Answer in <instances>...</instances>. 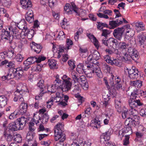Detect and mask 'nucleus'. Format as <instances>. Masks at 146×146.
<instances>
[{
    "label": "nucleus",
    "instance_id": "nucleus-1",
    "mask_svg": "<svg viewBox=\"0 0 146 146\" xmlns=\"http://www.w3.org/2000/svg\"><path fill=\"white\" fill-rule=\"evenodd\" d=\"M71 74L72 80L74 83H78L84 89H88V85L85 76L82 75L78 77V73L74 71L72 72Z\"/></svg>",
    "mask_w": 146,
    "mask_h": 146
},
{
    "label": "nucleus",
    "instance_id": "nucleus-2",
    "mask_svg": "<svg viewBox=\"0 0 146 146\" xmlns=\"http://www.w3.org/2000/svg\"><path fill=\"white\" fill-rule=\"evenodd\" d=\"M63 126L62 123H58L56 126L54 130V140L56 141H58L59 138L62 137V140L66 139L65 134L62 132L61 129Z\"/></svg>",
    "mask_w": 146,
    "mask_h": 146
},
{
    "label": "nucleus",
    "instance_id": "nucleus-3",
    "mask_svg": "<svg viewBox=\"0 0 146 146\" xmlns=\"http://www.w3.org/2000/svg\"><path fill=\"white\" fill-rule=\"evenodd\" d=\"M113 76H111L109 80V84L112 89L115 90H118L122 86V82L121 79L118 77L115 78V81L113 80Z\"/></svg>",
    "mask_w": 146,
    "mask_h": 146
},
{
    "label": "nucleus",
    "instance_id": "nucleus-4",
    "mask_svg": "<svg viewBox=\"0 0 146 146\" xmlns=\"http://www.w3.org/2000/svg\"><path fill=\"white\" fill-rule=\"evenodd\" d=\"M115 107L119 113H121L122 110H123V112L122 114V116L123 118L125 119L128 117L129 114L128 110L125 107H124L123 108H122L120 101L117 100H115Z\"/></svg>",
    "mask_w": 146,
    "mask_h": 146
},
{
    "label": "nucleus",
    "instance_id": "nucleus-5",
    "mask_svg": "<svg viewBox=\"0 0 146 146\" xmlns=\"http://www.w3.org/2000/svg\"><path fill=\"white\" fill-rule=\"evenodd\" d=\"M71 6L69 4H66L64 7V10L69 14H72L74 12L78 14L79 9L75 3L72 2L71 3Z\"/></svg>",
    "mask_w": 146,
    "mask_h": 146
},
{
    "label": "nucleus",
    "instance_id": "nucleus-6",
    "mask_svg": "<svg viewBox=\"0 0 146 146\" xmlns=\"http://www.w3.org/2000/svg\"><path fill=\"white\" fill-rule=\"evenodd\" d=\"M86 66L88 68V70L90 69L92 71L93 75L96 74L100 78L102 77V75L101 71L98 66L94 64L90 66L87 65Z\"/></svg>",
    "mask_w": 146,
    "mask_h": 146
},
{
    "label": "nucleus",
    "instance_id": "nucleus-7",
    "mask_svg": "<svg viewBox=\"0 0 146 146\" xmlns=\"http://www.w3.org/2000/svg\"><path fill=\"white\" fill-rule=\"evenodd\" d=\"M128 72L129 77L131 79H137L139 77V72L137 69L135 67H132L131 68H127Z\"/></svg>",
    "mask_w": 146,
    "mask_h": 146
},
{
    "label": "nucleus",
    "instance_id": "nucleus-8",
    "mask_svg": "<svg viewBox=\"0 0 146 146\" xmlns=\"http://www.w3.org/2000/svg\"><path fill=\"white\" fill-rule=\"evenodd\" d=\"M110 133L109 131L103 133L101 135L100 138V141L102 143L105 145L106 146H108L110 141Z\"/></svg>",
    "mask_w": 146,
    "mask_h": 146
},
{
    "label": "nucleus",
    "instance_id": "nucleus-9",
    "mask_svg": "<svg viewBox=\"0 0 146 146\" xmlns=\"http://www.w3.org/2000/svg\"><path fill=\"white\" fill-rule=\"evenodd\" d=\"M127 26H123L121 28H117L115 29L113 33V34L115 38L120 40L122 38L123 33L124 32L125 28Z\"/></svg>",
    "mask_w": 146,
    "mask_h": 146
},
{
    "label": "nucleus",
    "instance_id": "nucleus-10",
    "mask_svg": "<svg viewBox=\"0 0 146 146\" xmlns=\"http://www.w3.org/2000/svg\"><path fill=\"white\" fill-rule=\"evenodd\" d=\"M128 53L133 60L136 61L139 58V56L137 51L133 47H129L127 51Z\"/></svg>",
    "mask_w": 146,
    "mask_h": 146
},
{
    "label": "nucleus",
    "instance_id": "nucleus-11",
    "mask_svg": "<svg viewBox=\"0 0 146 146\" xmlns=\"http://www.w3.org/2000/svg\"><path fill=\"white\" fill-rule=\"evenodd\" d=\"M46 59V57L42 55L39 56L38 58L35 56H31L28 58L27 59L29 63L32 64L35 62L39 63L42 61Z\"/></svg>",
    "mask_w": 146,
    "mask_h": 146
},
{
    "label": "nucleus",
    "instance_id": "nucleus-12",
    "mask_svg": "<svg viewBox=\"0 0 146 146\" xmlns=\"http://www.w3.org/2000/svg\"><path fill=\"white\" fill-rule=\"evenodd\" d=\"M128 102L130 108H135L137 106H141L143 104L139 100H136L134 99L130 98Z\"/></svg>",
    "mask_w": 146,
    "mask_h": 146
},
{
    "label": "nucleus",
    "instance_id": "nucleus-13",
    "mask_svg": "<svg viewBox=\"0 0 146 146\" xmlns=\"http://www.w3.org/2000/svg\"><path fill=\"white\" fill-rule=\"evenodd\" d=\"M6 129L9 130V131L12 132H13L14 131L21 129L18 124V123H17V121L9 124L8 126V127Z\"/></svg>",
    "mask_w": 146,
    "mask_h": 146
},
{
    "label": "nucleus",
    "instance_id": "nucleus-14",
    "mask_svg": "<svg viewBox=\"0 0 146 146\" xmlns=\"http://www.w3.org/2000/svg\"><path fill=\"white\" fill-rule=\"evenodd\" d=\"M71 80L68 78L67 80H65L64 82L63 83V84L61 87V90L63 92H68L70 90L72 86V83L70 81Z\"/></svg>",
    "mask_w": 146,
    "mask_h": 146
},
{
    "label": "nucleus",
    "instance_id": "nucleus-15",
    "mask_svg": "<svg viewBox=\"0 0 146 146\" xmlns=\"http://www.w3.org/2000/svg\"><path fill=\"white\" fill-rule=\"evenodd\" d=\"M4 31L3 32L1 36V38L2 39H6L8 40L9 42L11 44L13 39V36L10 34L9 32L7 31H6L5 30H4Z\"/></svg>",
    "mask_w": 146,
    "mask_h": 146
},
{
    "label": "nucleus",
    "instance_id": "nucleus-16",
    "mask_svg": "<svg viewBox=\"0 0 146 146\" xmlns=\"http://www.w3.org/2000/svg\"><path fill=\"white\" fill-rule=\"evenodd\" d=\"M20 3L24 9H28L32 7V3L30 0H21Z\"/></svg>",
    "mask_w": 146,
    "mask_h": 146
},
{
    "label": "nucleus",
    "instance_id": "nucleus-17",
    "mask_svg": "<svg viewBox=\"0 0 146 146\" xmlns=\"http://www.w3.org/2000/svg\"><path fill=\"white\" fill-rule=\"evenodd\" d=\"M10 71L12 72H14L16 76L15 77H17L18 78H20L23 74V72L22 70V68H19L15 69L12 68L10 69Z\"/></svg>",
    "mask_w": 146,
    "mask_h": 146
},
{
    "label": "nucleus",
    "instance_id": "nucleus-18",
    "mask_svg": "<svg viewBox=\"0 0 146 146\" xmlns=\"http://www.w3.org/2000/svg\"><path fill=\"white\" fill-rule=\"evenodd\" d=\"M9 130L5 129L4 130L3 132V135L5 139L7 141H11L13 139V132H12Z\"/></svg>",
    "mask_w": 146,
    "mask_h": 146
},
{
    "label": "nucleus",
    "instance_id": "nucleus-19",
    "mask_svg": "<svg viewBox=\"0 0 146 146\" xmlns=\"http://www.w3.org/2000/svg\"><path fill=\"white\" fill-rule=\"evenodd\" d=\"M32 45L31 46V49L34 50L37 53H39L42 48V46L39 44H37L34 42L32 43Z\"/></svg>",
    "mask_w": 146,
    "mask_h": 146
},
{
    "label": "nucleus",
    "instance_id": "nucleus-20",
    "mask_svg": "<svg viewBox=\"0 0 146 146\" xmlns=\"http://www.w3.org/2000/svg\"><path fill=\"white\" fill-rule=\"evenodd\" d=\"M139 42L141 45L145 44L146 42V33L142 32L137 36Z\"/></svg>",
    "mask_w": 146,
    "mask_h": 146
},
{
    "label": "nucleus",
    "instance_id": "nucleus-21",
    "mask_svg": "<svg viewBox=\"0 0 146 146\" xmlns=\"http://www.w3.org/2000/svg\"><path fill=\"white\" fill-rule=\"evenodd\" d=\"M44 81L43 80H40L37 84V86L40 89L41 96L46 92V87L44 85Z\"/></svg>",
    "mask_w": 146,
    "mask_h": 146
},
{
    "label": "nucleus",
    "instance_id": "nucleus-22",
    "mask_svg": "<svg viewBox=\"0 0 146 146\" xmlns=\"http://www.w3.org/2000/svg\"><path fill=\"white\" fill-rule=\"evenodd\" d=\"M103 12L104 14L101 13H97V15L100 18H104L105 19H108L109 18L108 16L106 14L111 15V14L112 13V11L111 10L106 9Z\"/></svg>",
    "mask_w": 146,
    "mask_h": 146
},
{
    "label": "nucleus",
    "instance_id": "nucleus-23",
    "mask_svg": "<svg viewBox=\"0 0 146 146\" xmlns=\"http://www.w3.org/2000/svg\"><path fill=\"white\" fill-rule=\"evenodd\" d=\"M108 48H110L113 46H116L119 44V42L117 40L113 38H110L108 40Z\"/></svg>",
    "mask_w": 146,
    "mask_h": 146
},
{
    "label": "nucleus",
    "instance_id": "nucleus-24",
    "mask_svg": "<svg viewBox=\"0 0 146 146\" xmlns=\"http://www.w3.org/2000/svg\"><path fill=\"white\" fill-rule=\"evenodd\" d=\"M27 119L24 117H22L16 120L17 123H18L20 127L22 129L26 125Z\"/></svg>",
    "mask_w": 146,
    "mask_h": 146
},
{
    "label": "nucleus",
    "instance_id": "nucleus-25",
    "mask_svg": "<svg viewBox=\"0 0 146 146\" xmlns=\"http://www.w3.org/2000/svg\"><path fill=\"white\" fill-rule=\"evenodd\" d=\"M124 26H127L125 28L124 31H125L126 33V35L129 36H133L134 35L135 32L132 29L129 28V26L128 25Z\"/></svg>",
    "mask_w": 146,
    "mask_h": 146
},
{
    "label": "nucleus",
    "instance_id": "nucleus-26",
    "mask_svg": "<svg viewBox=\"0 0 146 146\" xmlns=\"http://www.w3.org/2000/svg\"><path fill=\"white\" fill-rule=\"evenodd\" d=\"M8 99L4 95L0 96V107L1 108L5 107L7 104Z\"/></svg>",
    "mask_w": 146,
    "mask_h": 146
},
{
    "label": "nucleus",
    "instance_id": "nucleus-27",
    "mask_svg": "<svg viewBox=\"0 0 146 146\" xmlns=\"http://www.w3.org/2000/svg\"><path fill=\"white\" fill-rule=\"evenodd\" d=\"M136 121L135 119H133V118H130L129 117H128L126 120L125 124V125H127L129 126L134 124L135 125H136Z\"/></svg>",
    "mask_w": 146,
    "mask_h": 146
},
{
    "label": "nucleus",
    "instance_id": "nucleus-28",
    "mask_svg": "<svg viewBox=\"0 0 146 146\" xmlns=\"http://www.w3.org/2000/svg\"><path fill=\"white\" fill-rule=\"evenodd\" d=\"M34 135L35 134H34L33 132H29L27 133L26 138L28 142V146L29 145L30 146V144H32V142H33L32 139L34 136Z\"/></svg>",
    "mask_w": 146,
    "mask_h": 146
},
{
    "label": "nucleus",
    "instance_id": "nucleus-29",
    "mask_svg": "<svg viewBox=\"0 0 146 146\" xmlns=\"http://www.w3.org/2000/svg\"><path fill=\"white\" fill-rule=\"evenodd\" d=\"M27 105L24 102H22L19 106V111L21 113H25L27 110Z\"/></svg>",
    "mask_w": 146,
    "mask_h": 146
},
{
    "label": "nucleus",
    "instance_id": "nucleus-30",
    "mask_svg": "<svg viewBox=\"0 0 146 146\" xmlns=\"http://www.w3.org/2000/svg\"><path fill=\"white\" fill-rule=\"evenodd\" d=\"M142 82L141 80H137L130 82V84L131 86L136 87L140 88L142 85Z\"/></svg>",
    "mask_w": 146,
    "mask_h": 146
},
{
    "label": "nucleus",
    "instance_id": "nucleus-31",
    "mask_svg": "<svg viewBox=\"0 0 146 146\" xmlns=\"http://www.w3.org/2000/svg\"><path fill=\"white\" fill-rule=\"evenodd\" d=\"M92 52L91 55L93 60H97L100 59V54L97 50H94Z\"/></svg>",
    "mask_w": 146,
    "mask_h": 146
},
{
    "label": "nucleus",
    "instance_id": "nucleus-32",
    "mask_svg": "<svg viewBox=\"0 0 146 146\" xmlns=\"http://www.w3.org/2000/svg\"><path fill=\"white\" fill-rule=\"evenodd\" d=\"M18 27L20 29L26 28L27 27L26 22L24 19L22 20L18 24Z\"/></svg>",
    "mask_w": 146,
    "mask_h": 146
},
{
    "label": "nucleus",
    "instance_id": "nucleus-33",
    "mask_svg": "<svg viewBox=\"0 0 146 146\" xmlns=\"http://www.w3.org/2000/svg\"><path fill=\"white\" fill-rule=\"evenodd\" d=\"M118 20L116 21H112L109 22V25L112 27H115L118 26L119 25L123 23L122 21H119V22L118 21Z\"/></svg>",
    "mask_w": 146,
    "mask_h": 146
},
{
    "label": "nucleus",
    "instance_id": "nucleus-34",
    "mask_svg": "<svg viewBox=\"0 0 146 146\" xmlns=\"http://www.w3.org/2000/svg\"><path fill=\"white\" fill-rule=\"evenodd\" d=\"M22 30V33H23V35L25 36H27V37L29 38H31L33 37L32 35L30 33V31L29 29L27 28V27L26 28L23 29Z\"/></svg>",
    "mask_w": 146,
    "mask_h": 146
},
{
    "label": "nucleus",
    "instance_id": "nucleus-35",
    "mask_svg": "<svg viewBox=\"0 0 146 146\" xmlns=\"http://www.w3.org/2000/svg\"><path fill=\"white\" fill-rule=\"evenodd\" d=\"M128 113L131 115L135 116L137 115L138 112L135 108H130L128 110Z\"/></svg>",
    "mask_w": 146,
    "mask_h": 146
},
{
    "label": "nucleus",
    "instance_id": "nucleus-36",
    "mask_svg": "<svg viewBox=\"0 0 146 146\" xmlns=\"http://www.w3.org/2000/svg\"><path fill=\"white\" fill-rule=\"evenodd\" d=\"M135 26L141 31H143L145 25L142 22H137L135 23Z\"/></svg>",
    "mask_w": 146,
    "mask_h": 146
},
{
    "label": "nucleus",
    "instance_id": "nucleus-37",
    "mask_svg": "<svg viewBox=\"0 0 146 146\" xmlns=\"http://www.w3.org/2000/svg\"><path fill=\"white\" fill-rule=\"evenodd\" d=\"M50 68H54L56 64V62L54 60L49 59L48 62Z\"/></svg>",
    "mask_w": 146,
    "mask_h": 146
},
{
    "label": "nucleus",
    "instance_id": "nucleus-38",
    "mask_svg": "<svg viewBox=\"0 0 146 146\" xmlns=\"http://www.w3.org/2000/svg\"><path fill=\"white\" fill-rule=\"evenodd\" d=\"M83 68V67H82V64H80L76 68V71L79 74H83L84 72L85 74L86 73V71Z\"/></svg>",
    "mask_w": 146,
    "mask_h": 146
},
{
    "label": "nucleus",
    "instance_id": "nucleus-39",
    "mask_svg": "<svg viewBox=\"0 0 146 146\" xmlns=\"http://www.w3.org/2000/svg\"><path fill=\"white\" fill-rule=\"evenodd\" d=\"M92 123L94 124V126L96 127L97 129H98L100 127V121H98L96 119H94L92 121Z\"/></svg>",
    "mask_w": 146,
    "mask_h": 146
},
{
    "label": "nucleus",
    "instance_id": "nucleus-40",
    "mask_svg": "<svg viewBox=\"0 0 146 146\" xmlns=\"http://www.w3.org/2000/svg\"><path fill=\"white\" fill-rule=\"evenodd\" d=\"M41 120L40 117L37 114L34 113L33 120L36 124L39 123V120Z\"/></svg>",
    "mask_w": 146,
    "mask_h": 146
},
{
    "label": "nucleus",
    "instance_id": "nucleus-41",
    "mask_svg": "<svg viewBox=\"0 0 146 146\" xmlns=\"http://www.w3.org/2000/svg\"><path fill=\"white\" fill-rule=\"evenodd\" d=\"M21 33L19 32V31L17 28L14 29L13 32V37L14 36H17V38H19L21 36L20 35Z\"/></svg>",
    "mask_w": 146,
    "mask_h": 146
},
{
    "label": "nucleus",
    "instance_id": "nucleus-42",
    "mask_svg": "<svg viewBox=\"0 0 146 146\" xmlns=\"http://www.w3.org/2000/svg\"><path fill=\"white\" fill-rule=\"evenodd\" d=\"M119 48L122 49H125L127 48H129V45L128 44H126L125 42H120L119 43Z\"/></svg>",
    "mask_w": 146,
    "mask_h": 146
},
{
    "label": "nucleus",
    "instance_id": "nucleus-43",
    "mask_svg": "<svg viewBox=\"0 0 146 146\" xmlns=\"http://www.w3.org/2000/svg\"><path fill=\"white\" fill-rule=\"evenodd\" d=\"M56 84L54 85H52L51 86H48L47 88L46 87V90H47L48 92L51 93H54L55 92V90L54 88V87H56Z\"/></svg>",
    "mask_w": 146,
    "mask_h": 146
},
{
    "label": "nucleus",
    "instance_id": "nucleus-44",
    "mask_svg": "<svg viewBox=\"0 0 146 146\" xmlns=\"http://www.w3.org/2000/svg\"><path fill=\"white\" fill-rule=\"evenodd\" d=\"M15 74L14 72H11L10 71V70L9 72V73H8L7 75V80H9L11 78H13L15 77Z\"/></svg>",
    "mask_w": 146,
    "mask_h": 146
},
{
    "label": "nucleus",
    "instance_id": "nucleus-45",
    "mask_svg": "<svg viewBox=\"0 0 146 146\" xmlns=\"http://www.w3.org/2000/svg\"><path fill=\"white\" fill-rule=\"evenodd\" d=\"M65 139H64V140H62V137H61L59 138L58 140L59 141V142L57 143L56 146H64V143L63 141L65 140Z\"/></svg>",
    "mask_w": 146,
    "mask_h": 146
},
{
    "label": "nucleus",
    "instance_id": "nucleus-46",
    "mask_svg": "<svg viewBox=\"0 0 146 146\" xmlns=\"http://www.w3.org/2000/svg\"><path fill=\"white\" fill-rule=\"evenodd\" d=\"M18 114V113L17 111H15L9 116V119H13L15 118H16Z\"/></svg>",
    "mask_w": 146,
    "mask_h": 146
},
{
    "label": "nucleus",
    "instance_id": "nucleus-47",
    "mask_svg": "<svg viewBox=\"0 0 146 146\" xmlns=\"http://www.w3.org/2000/svg\"><path fill=\"white\" fill-rule=\"evenodd\" d=\"M14 30V29L12 26H8L6 27L5 29V30H6V31H8V32H9V33L10 34V35H13V32Z\"/></svg>",
    "mask_w": 146,
    "mask_h": 146
},
{
    "label": "nucleus",
    "instance_id": "nucleus-48",
    "mask_svg": "<svg viewBox=\"0 0 146 146\" xmlns=\"http://www.w3.org/2000/svg\"><path fill=\"white\" fill-rule=\"evenodd\" d=\"M68 64L70 66V69L73 70L75 68V65L74 62L72 60H69L68 61Z\"/></svg>",
    "mask_w": 146,
    "mask_h": 146
},
{
    "label": "nucleus",
    "instance_id": "nucleus-49",
    "mask_svg": "<svg viewBox=\"0 0 146 146\" xmlns=\"http://www.w3.org/2000/svg\"><path fill=\"white\" fill-rule=\"evenodd\" d=\"M54 99V98L52 97L47 102V107L48 108H51V106L52 105Z\"/></svg>",
    "mask_w": 146,
    "mask_h": 146
},
{
    "label": "nucleus",
    "instance_id": "nucleus-50",
    "mask_svg": "<svg viewBox=\"0 0 146 146\" xmlns=\"http://www.w3.org/2000/svg\"><path fill=\"white\" fill-rule=\"evenodd\" d=\"M48 117L49 116L46 113L44 114L42 118V121L44 122H47L49 119Z\"/></svg>",
    "mask_w": 146,
    "mask_h": 146
},
{
    "label": "nucleus",
    "instance_id": "nucleus-51",
    "mask_svg": "<svg viewBox=\"0 0 146 146\" xmlns=\"http://www.w3.org/2000/svg\"><path fill=\"white\" fill-rule=\"evenodd\" d=\"M110 33V32L107 30L104 29L102 30V36H104L106 38L107 37V35Z\"/></svg>",
    "mask_w": 146,
    "mask_h": 146
},
{
    "label": "nucleus",
    "instance_id": "nucleus-52",
    "mask_svg": "<svg viewBox=\"0 0 146 146\" xmlns=\"http://www.w3.org/2000/svg\"><path fill=\"white\" fill-rule=\"evenodd\" d=\"M86 70L87 71L86 74L87 76L89 78L92 77L94 75L92 73V71L90 69L88 70V68L87 67Z\"/></svg>",
    "mask_w": 146,
    "mask_h": 146
},
{
    "label": "nucleus",
    "instance_id": "nucleus-53",
    "mask_svg": "<svg viewBox=\"0 0 146 146\" xmlns=\"http://www.w3.org/2000/svg\"><path fill=\"white\" fill-rule=\"evenodd\" d=\"M123 57L125 61L130 60V58H131L129 55L126 52L123 53Z\"/></svg>",
    "mask_w": 146,
    "mask_h": 146
},
{
    "label": "nucleus",
    "instance_id": "nucleus-54",
    "mask_svg": "<svg viewBox=\"0 0 146 146\" xmlns=\"http://www.w3.org/2000/svg\"><path fill=\"white\" fill-rule=\"evenodd\" d=\"M26 87L25 86H23L22 84H20L17 87V90L16 91L15 93L23 90Z\"/></svg>",
    "mask_w": 146,
    "mask_h": 146
},
{
    "label": "nucleus",
    "instance_id": "nucleus-55",
    "mask_svg": "<svg viewBox=\"0 0 146 146\" xmlns=\"http://www.w3.org/2000/svg\"><path fill=\"white\" fill-rule=\"evenodd\" d=\"M26 19L30 23H31L34 21V17L31 16H25Z\"/></svg>",
    "mask_w": 146,
    "mask_h": 146
},
{
    "label": "nucleus",
    "instance_id": "nucleus-56",
    "mask_svg": "<svg viewBox=\"0 0 146 146\" xmlns=\"http://www.w3.org/2000/svg\"><path fill=\"white\" fill-rule=\"evenodd\" d=\"M48 129H45L43 125L42 124H40L39 126L38 129V131H44L46 132H47L48 131Z\"/></svg>",
    "mask_w": 146,
    "mask_h": 146
},
{
    "label": "nucleus",
    "instance_id": "nucleus-57",
    "mask_svg": "<svg viewBox=\"0 0 146 146\" xmlns=\"http://www.w3.org/2000/svg\"><path fill=\"white\" fill-rule=\"evenodd\" d=\"M23 58V57L21 54H18L17 55L16 58V60L18 62H21Z\"/></svg>",
    "mask_w": 146,
    "mask_h": 146
},
{
    "label": "nucleus",
    "instance_id": "nucleus-58",
    "mask_svg": "<svg viewBox=\"0 0 146 146\" xmlns=\"http://www.w3.org/2000/svg\"><path fill=\"white\" fill-rule=\"evenodd\" d=\"M11 0H4V5L7 7L10 6L11 4Z\"/></svg>",
    "mask_w": 146,
    "mask_h": 146
},
{
    "label": "nucleus",
    "instance_id": "nucleus-59",
    "mask_svg": "<svg viewBox=\"0 0 146 146\" xmlns=\"http://www.w3.org/2000/svg\"><path fill=\"white\" fill-rule=\"evenodd\" d=\"M115 59H114L113 58H111L110 59H108L106 60V62L110 64L111 65H115Z\"/></svg>",
    "mask_w": 146,
    "mask_h": 146
},
{
    "label": "nucleus",
    "instance_id": "nucleus-60",
    "mask_svg": "<svg viewBox=\"0 0 146 146\" xmlns=\"http://www.w3.org/2000/svg\"><path fill=\"white\" fill-rule=\"evenodd\" d=\"M67 45V48L68 49H69L70 48V45H71L73 44L72 41L69 39H68L66 40Z\"/></svg>",
    "mask_w": 146,
    "mask_h": 146
},
{
    "label": "nucleus",
    "instance_id": "nucleus-61",
    "mask_svg": "<svg viewBox=\"0 0 146 146\" xmlns=\"http://www.w3.org/2000/svg\"><path fill=\"white\" fill-rule=\"evenodd\" d=\"M92 42H93L94 45L97 49H98L99 47V43L98 40L96 38Z\"/></svg>",
    "mask_w": 146,
    "mask_h": 146
},
{
    "label": "nucleus",
    "instance_id": "nucleus-62",
    "mask_svg": "<svg viewBox=\"0 0 146 146\" xmlns=\"http://www.w3.org/2000/svg\"><path fill=\"white\" fill-rule=\"evenodd\" d=\"M129 137L128 136H126L125 137L123 141V145H127L129 144Z\"/></svg>",
    "mask_w": 146,
    "mask_h": 146
},
{
    "label": "nucleus",
    "instance_id": "nucleus-63",
    "mask_svg": "<svg viewBox=\"0 0 146 146\" xmlns=\"http://www.w3.org/2000/svg\"><path fill=\"white\" fill-rule=\"evenodd\" d=\"M34 17V13L33 11L31 10H29L28 12L27 13L25 16H31Z\"/></svg>",
    "mask_w": 146,
    "mask_h": 146
},
{
    "label": "nucleus",
    "instance_id": "nucleus-64",
    "mask_svg": "<svg viewBox=\"0 0 146 146\" xmlns=\"http://www.w3.org/2000/svg\"><path fill=\"white\" fill-rule=\"evenodd\" d=\"M137 137L138 138H141L143 136V134L140 132L137 131L135 132Z\"/></svg>",
    "mask_w": 146,
    "mask_h": 146
}]
</instances>
